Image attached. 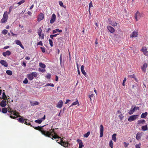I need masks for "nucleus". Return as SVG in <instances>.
I'll return each mask as SVG.
<instances>
[{
	"label": "nucleus",
	"instance_id": "obj_2",
	"mask_svg": "<svg viewBox=\"0 0 148 148\" xmlns=\"http://www.w3.org/2000/svg\"><path fill=\"white\" fill-rule=\"evenodd\" d=\"M37 76V73L35 72H32L30 74H28L27 75V77L30 81L32 80L34 77H36Z\"/></svg>",
	"mask_w": 148,
	"mask_h": 148
},
{
	"label": "nucleus",
	"instance_id": "obj_36",
	"mask_svg": "<svg viewBox=\"0 0 148 148\" xmlns=\"http://www.w3.org/2000/svg\"><path fill=\"white\" fill-rule=\"evenodd\" d=\"M7 109L5 108H3L2 109V112L3 113H6L7 112Z\"/></svg>",
	"mask_w": 148,
	"mask_h": 148
},
{
	"label": "nucleus",
	"instance_id": "obj_42",
	"mask_svg": "<svg viewBox=\"0 0 148 148\" xmlns=\"http://www.w3.org/2000/svg\"><path fill=\"white\" fill-rule=\"evenodd\" d=\"M141 144L140 143H139L138 144H136L135 145L136 148H140V146Z\"/></svg>",
	"mask_w": 148,
	"mask_h": 148
},
{
	"label": "nucleus",
	"instance_id": "obj_31",
	"mask_svg": "<svg viewBox=\"0 0 148 148\" xmlns=\"http://www.w3.org/2000/svg\"><path fill=\"white\" fill-rule=\"evenodd\" d=\"M77 105L78 106H79V103L77 100L76 101L74 102L72 104V105L70 106V107H71L74 105Z\"/></svg>",
	"mask_w": 148,
	"mask_h": 148
},
{
	"label": "nucleus",
	"instance_id": "obj_59",
	"mask_svg": "<svg viewBox=\"0 0 148 148\" xmlns=\"http://www.w3.org/2000/svg\"><path fill=\"white\" fill-rule=\"evenodd\" d=\"M134 108H135V110H138L139 109L138 107H136V106H135L134 107Z\"/></svg>",
	"mask_w": 148,
	"mask_h": 148
},
{
	"label": "nucleus",
	"instance_id": "obj_38",
	"mask_svg": "<svg viewBox=\"0 0 148 148\" xmlns=\"http://www.w3.org/2000/svg\"><path fill=\"white\" fill-rule=\"evenodd\" d=\"M25 1V0H21V1L17 3V4H18V5H21V4L24 3Z\"/></svg>",
	"mask_w": 148,
	"mask_h": 148
},
{
	"label": "nucleus",
	"instance_id": "obj_46",
	"mask_svg": "<svg viewBox=\"0 0 148 148\" xmlns=\"http://www.w3.org/2000/svg\"><path fill=\"white\" fill-rule=\"evenodd\" d=\"M28 81L27 78H25L24 80L23 81V83L25 84H27Z\"/></svg>",
	"mask_w": 148,
	"mask_h": 148
},
{
	"label": "nucleus",
	"instance_id": "obj_58",
	"mask_svg": "<svg viewBox=\"0 0 148 148\" xmlns=\"http://www.w3.org/2000/svg\"><path fill=\"white\" fill-rule=\"evenodd\" d=\"M9 48V46H6L3 48L4 49H6Z\"/></svg>",
	"mask_w": 148,
	"mask_h": 148
},
{
	"label": "nucleus",
	"instance_id": "obj_45",
	"mask_svg": "<svg viewBox=\"0 0 148 148\" xmlns=\"http://www.w3.org/2000/svg\"><path fill=\"white\" fill-rule=\"evenodd\" d=\"M118 116L121 120H122L124 117V116H123V114H121L120 115Z\"/></svg>",
	"mask_w": 148,
	"mask_h": 148
},
{
	"label": "nucleus",
	"instance_id": "obj_9",
	"mask_svg": "<svg viewBox=\"0 0 148 148\" xmlns=\"http://www.w3.org/2000/svg\"><path fill=\"white\" fill-rule=\"evenodd\" d=\"M45 118V115L44 116L39 119L36 120L35 121V123H38L39 124H40L41 123V122L43 121Z\"/></svg>",
	"mask_w": 148,
	"mask_h": 148
},
{
	"label": "nucleus",
	"instance_id": "obj_56",
	"mask_svg": "<svg viewBox=\"0 0 148 148\" xmlns=\"http://www.w3.org/2000/svg\"><path fill=\"white\" fill-rule=\"evenodd\" d=\"M22 65L24 67H25L26 66V63L24 62H23Z\"/></svg>",
	"mask_w": 148,
	"mask_h": 148
},
{
	"label": "nucleus",
	"instance_id": "obj_55",
	"mask_svg": "<svg viewBox=\"0 0 148 148\" xmlns=\"http://www.w3.org/2000/svg\"><path fill=\"white\" fill-rule=\"evenodd\" d=\"M62 54H61V55H60V62L61 64V63L62 62Z\"/></svg>",
	"mask_w": 148,
	"mask_h": 148
},
{
	"label": "nucleus",
	"instance_id": "obj_52",
	"mask_svg": "<svg viewBox=\"0 0 148 148\" xmlns=\"http://www.w3.org/2000/svg\"><path fill=\"white\" fill-rule=\"evenodd\" d=\"M37 45H42V43L41 41H40L38 43Z\"/></svg>",
	"mask_w": 148,
	"mask_h": 148
},
{
	"label": "nucleus",
	"instance_id": "obj_26",
	"mask_svg": "<svg viewBox=\"0 0 148 148\" xmlns=\"http://www.w3.org/2000/svg\"><path fill=\"white\" fill-rule=\"evenodd\" d=\"M62 31L61 29L59 30V29L57 28L53 30L52 32L53 34H55L57 32H61Z\"/></svg>",
	"mask_w": 148,
	"mask_h": 148
},
{
	"label": "nucleus",
	"instance_id": "obj_18",
	"mask_svg": "<svg viewBox=\"0 0 148 148\" xmlns=\"http://www.w3.org/2000/svg\"><path fill=\"white\" fill-rule=\"evenodd\" d=\"M147 66V64L145 63L144 64L143 66L141 67V69L143 72L145 73V72Z\"/></svg>",
	"mask_w": 148,
	"mask_h": 148
},
{
	"label": "nucleus",
	"instance_id": "obj_39",
	"mask_svg": "<svg viewBox=\"0 0 148 148\" xmlns=\"http://www.w3.org/2000/svg\"><path fill=\"white\" fill-rule=\"evenodd\" d=\"M109 146L111 148H113V144L112 141V140H111L109 142Z\"/></svg>",
	"mask_w": 148,
	"mask_h": 148
},
{
	"label": "nucleus",
	"instance_id": "obj_25",
	"mask_svg": "<svg viewBox=\"0 0 148 148\" xmlns=\"http://www.w3.org/2000/svg\"><path fill=\"white\" fill-rule=\"evenodd\" d=\"M81 70L82 73L84 75H86V72L84 70V65H82L81 66Z\"/></svg>",
	"mask_w": 148,
	"mask_h": 148
},
{
	"label": "nucleus",
	"instance_id": "obj_29",
	"mask_svg": "<svg viewBox=\"0 0 148 148\" xmlns=\"http://www.w3.org/2000/svg\"><path fill=\"white\" fill-rule=\"evenodd\" d=\"M116 134H113L112 136V139L114 142H116Z\"/></svg>",
	"mask_w": 148,
	"mask_h": 148
},
{
	"label": "nucleus",
	"instance_id": "obj_61",
	"mask_svg": "<svg viewBox=\"0 0 148 148\" xmlns=\"http://www.w3.org/2000/svg\"><path fill=\"white\" fill-rule=\"evenodd\" d=\"M70 101V100L69 99H67L66 100V101L65 103V104L67 103L69 101Z\"/></svg>",
	"mask_w": 148,
	"mask_h": 148
},
{
	"label": "nucleus",
	"instance_id": "obj_10",
	"mask_svg": "<svg viewBox=\"0 0 148 148\" xmlns=\"http://www.w3.org/2000/svg\"><path fill=\"white\" fill-rule=\"evenodd\" d=\"M103 127L102 125L100 126V137H102L103 136Z\"/></svg>",
	"mask_w": 148,
	"mask_h": 148
},
{
	"label": "nucleus",
	"instance_id": "obj_47",
	"mask_svg": "<svg viewBox=\"0 0 148 148\" xmlns=\"http://www.w3.org/2000/svg\"><path fill=\"white\" fill-rule=\"evenodd\" d=\"M42 32V30L41 28L40 29L38 32V34L40 36L41 35Z\"/></svg>",
	"mask_w": 148,
	"mask_h": 148
},
{
	"label": "nucleus",
	"instance_id": "obj_57",
	"mask_svg": "<svg viewBox=\"0 0 148 148\" xmlns=\"http://www.w3.org/2000/svg\"><path fill=\"white\" fill-rule=\"evenodd\" d=\"M130 77L131 78H134L135 77L134 75H130Z\"/></svg>",
	"mask_w": 148,
	"mask_h": 148
},
{
	"label": "nucleus",
	"instance_id": "obj_63",
	"mask_svg": "<svg viewBox=\"0 0 148 148\" xmlns=\"http://www.w3.org/2000/svg\"><path fill=\"white\" fill-rule=\"evenodd\" d=\"M25 59L27 60H29L30 59V58L29 57H27L25 58Z\"/></svg>",
	"mask_w": 148,
	"mask_h": 148
},
{
	"label": "nucleus",
	"instance_id": "obj_22",
	"mask_svg": "<svg viewBox=\"0 0 148 148\" xmlns=\"http://www.w3.org/2000/svg\"><path fill=\"white\" fill-rule=\"evenodd\" d=\"M142 134L138 132L136 134V138L137 140H139L140 139L142 136Z\"/></svg>",
	"mask_w": 148,
	"mask_h": 148
},
{
	"label": "nucleus",
	"instance_id": "obj_21",
	"mask_svg": "<svg viewBox=\"0 0 148 148\" xmlns=\"http://www.w3.org/2000/svg\"><path fill=\"white\" fill-rule=\"evenodd\" d=\"M30 102L32 106H36L38 105L39 104V103L37 101H30Z\"/></svg>",
	"mask_w": 148,
	"mask_h": 148
},
{
	"label": "nucleus",
	"instance_id": "obj_35",
	"mask_svg": "<svg viewBox=\"0 0 148 148\" xmlns=\"http://www.w3.org/2000/svg\"><path fill=\"white\" fill-rule=\"evenodd\" d=\"M39 66L43 68V69H44L46 67L45 65L41 62H40L39 63Z\"/></svg>",
	"mask_w": 148,
	"mask_h": 148
},
{
	"label": "nucleus",
	"instance_id": "obj_64",
	"mask_svg": "<svg viewBox=\"0 0 148 148\" xmlns=\"http://www.w3.org/2000/svg\"><path fill=\"white\" fill-rule=\"evenodd\" d=\"M28 32L29 33H31L32 32V30L31 29H29L28 30Z\"/></svg>",
	"mask_w": 148,
	"mask_h": 148
},
{
	"label": "nucleus",
	"instance_id": "obj_14",
	"mask_svg": "<svg viewBox=\"0 0 148 148\" xmlns=\"http://www.w3.org/2000/svg\"><path fill=\"white\" fill-rule=\"evenodd\" d=\"M44 18V14L41 13L38 16V18L37 21H40L41 20H42Z\"/></svg>",
	"mask_w": 148,
	"mask_h": 148
},
{
	"label": "nucleus",
	"instance_id": "obj_54",
	"mask_svg": "<svg viewBox=\"0 0 148 148\" xmlns=\"http://www.w3.org/2000/svg\"><path fill=\"white\" fill-rule=\"evenodd\" d=\"M39 70L42 72H44L45 71V69H39Z\"/></svg>",
	"mask_w": 148,
	"mask_h": 148
},
{
	"label": "nucleus",
	"instance_id": "obj_6",
	"mask_svg": "<svg viewBox=\"0 0 148 148\" xmlns=\"http://www.w3.org/2000/svg\"><path fill=\"white\" fill-rule=\"evenodd\" d=\"M27 119H25L24 121V123L26 125H30L31 127H33L35 129L38 130V127H35L34 126H33L30 123V122L29 121V122L27 121Z\"/></svg>",
	"mask_w": 148,
	"mask_h": 148
},
{
	"label": "nucleus",
	"instance_id": "obj_1",
	"mask_svg": "<svg viewBox=\"0 0 148 148\" xmlns=\"http://www.w3.org/2000/svg\"><path fill=\"white\" fill-rule=\"evenodd\" d=\"M40 131L41 132V133L45 136L51 138L53 139H54L60 138V141L58 143L60 144L62 146L65 147H68L70 145V144L68 142H64L63 141V138H61V137L58 136L57 134H55L54 131V130H50L49 131H45L42 129L41 128H40Z\"/></svg>",
	"mask_w": 148,
	"mask_h": 148
},
{
	"label": "nucleus",
	"instance_id": "obj_23",
	"mask_svg": "<svg viewBox=\"0 0 148 148\" xmlns=\"http://www.w3.org/2000/svg\"><path fill=\"white\" fill-rule=\"evenodd\" d=\"M6 100H2L0 103V106L2 107H4L6 105Z\"/></svg>",
	"mask_w": 148,
	"mask_h": 148
},
{
	"label": "nucleus",
	"instance_id": "obj_15",
	"mask_svg": "<svg viewBox=\"0 0 148 148\" xmlns=\"http://www.w3.org/2000/svg\"><path fill=\"white\" fill-rule=\"evenodd\" d=\"M138 36V32L136 31H134L130 35V38L136 37Z\"/></svg>",
	"mask_w": 148,
	"mask_h": 148
},
{
	"label": "nucleus",
	"instance_id": "obj_40",
	"mask_svg": "<svg viewBox=\"0 0 148 148\" xmlns=\"http://www.w3.org/2000/svg\"><path fill=\"white\" fill-rule=\"evenodd\" d=\"M147 50V49L146 47H142V49H141V51L143 52L146 51Z\"/></svg>",
	"mask_w": 148,
	"mask_h": 148
},
{
	"label": "nucleus",
	"instance_id": "obj_13",
	"mask_svg": "<svg viewBox=\"0 0 148 148\" xmlns=\"http://www.w3.org/2000/svg\"><path fill=\"white\" fill-rule=\"evenodd\" d=\"M108 30L111 33H113L115 31V29L114 28L110 26H108L107 27Z\"/></svg>",
	"mask_w": 148,
	"mask_h": 148
},
{
	"label": "nucleus",
	"instance_id": "obj_41",
	"mask_svg": "<svg viewBox=\"0 0 148 148\" xmlns=\"http://www.w3.org/2000/svg\"><path fill=\"white\" fill-rule=\"evenodd\" d=\"M8 32V31L7 30L5 29L2 31V33L4 35H6L7 34Z\"/></svg>",
	"mask_w": 148,
	"mask_h": 148
},
{
	"label": "nucleus",
	"instance_id": "obj_48",
	"mask_svg": "<svg viewBox=\"0 0 148 148\" xmlns=\"http://www.w3.org/2000/svg\"><path fill=\"white\" fill-rule=\"evenodd\" d=\"M59 4L60 6L63 7V4L62 2L61 1H59Z\"/></svg>",
	"mask_w": 148,
	"mask_h": 148
},
{
	"label": "nucleus",
	"instance_id": "obj_53",
	"mask_svg": "<svg viewBox=\"0 0 148 148\" xmlns=\"http://www.w3.org/2000/svg\"><path fill=\"white\" fill-rule=\"evenodd\" d=\"M93 6H92V2H91L89 4V9L90 8V7H92Z\"/></svg>",
	"mask_w": 148,
	"mask_h": 148
},
{
	"label": "nucleus",
	"instance_id": "obj_30",
	"mask_svg": "<svg viewBox=\"0 0 148 148\" xmlns=\"http://www.w3.org/2000/svg\"><path fill=\"white\" fill-rule=\"evenodd\" d=\"M142 130L143 131H146L148 130V127L147 125H146L145 126H142L141 127Z\"/></svg>",
	"mask_w": 148,
	"mask_h": 148
},
{
	"label": "nucleus",
	"instance_id": "obj_32",
	"mask_svg": "<svg viewBox=\"0 0 148 148\" xmlns=\"http://www.w3.org/2000/svg\"><path fill=\"white\" fill-rule=\"evenodd\" d=\"M145 122V121L144 119H141L139 120L138 121V124H140L141 123L144 124Z\"/></svg>",
	"mask_w": 148,
	"mask_h": 148
},
{
	"label": "nucleus",
	"instance_id": "obj_5",
	"mask_svg": "<svg viewBox=\"0 0 148 148\" xmlns=\"http://www.w3.org/2000/svg\"><path fill=\"white\" fill-rule=\"evenodd\" d=\"M134 17L136 21H138L141 17V14L139 12L137 11Z\"/></svg>",
	"mask_w": 148,
	"mask_h": 148
},
{
	"label": "nucleus",
	"instance_id": "obj_50",
	"mask_svg": "<svg viewBox=\"0 0 148 148\" xmlns=\"http://www.w3.org/2000/svg\"><path fill=\"white\" fill-rule=\"evenodd\" d=\"M51 75L50 74H48L47 75L46 77L48 79H50L51 78Z\"/></svg>",
	"mask_w": 148,
	"mask_h": 148
},
{
	"label": "nucleus",
	"instance_id": "obj_20",
	"mask_svg": "<svg viewBox=\"0 0 148 148\" xmlns=\"http://www.w3.org/2000/svg\"><path fill=\"white\" fill-rule=\"evenodd\" d=\"M11 54V52L8 50L6 52L3 53V55L4 57H6L7 56H9Z\"/></svg>",
	"mask_w": 148,
	"mask_h": 148
},
{
	"label": "nucleus",
	"instance_id": "obj_11",
	"mask_svg": "<svg viewBox=\"0 0 148 148\" xmlns=\"http://www.w3.org/2000/svg\"><path fill=\"white\" fill-rule=\"evenodd\" d=\"M0 63L1 64L5 67L8 66V64L7 62L5 60H1L0 61Z\"/></svg>",
	"mask_w": 148,
	"mask_h": 148
},
{
	"label": "nucleus",
	"instance_id": "obj_43",
	"mask_svg": "<svg viewBox=\"0 0 148 148\" xmlns=\"http://www.w3.org/2000/svg\"><path fill=\"white\" fill-rule=\"evenodd\" d=\"M126 80H127L126 78V77H125L123 80L122 85L124 86H125V82L126 81Z\"/></svg>",
	"mask_w": 148,
	"mask_h": 148
},
{
	"label": "nucleus",
	"instance_id": "obj_17",
	"mask_svg": "<svg viewBox=\"0 0 148 148\" xmlns=\"http://www.w3.org/2000/svg\"><path fill=\"white\" fill-rule=\"evenodd\" d=\"M109 22L110 24L113 26H116L117 25V23L115 21L109 20Z\"/></svg>",
	"mask_w": 148,
	"mask_h": 148
},
{
	"label": "nucleus",
	"instance_id": "obj_24",
	"mask_svg": "<svg viewBox=\"0 0 148 148\" xmlns=\"http://www.w3.org/2000/svg\"><path fill=\"white\" fill-rule=\"evenodd\" d=\"M135 108H133V107H132L130 110L128 112V113L129 114L131 115L133 114V113L135 112Z\"/></svg>",
	"mask_w": 148,
	"mask_h": 148
},
{
	"label": "nucleus",
	"instance_id": "obj_8",
	"mask_svg": "<svg viewBox=\"0 0 148 148\" xmlns=\"http://www.w3.org/2000/svg\"><path fill=\"white\" fill-rule=\"evenodd\" d=\"M8 114L9 115H10V117L12 119H14L16 118L15 116H14L12 115L13 114L14 115H15V113L13 111H9L8 112Z\"/></svg>",
	"mask_w": 148,
	"mask_h": 148
},
{
	"label": "nucleus",
	"instance_id": "obj_12",
	"mask_svg": "<svg viewBox=\"0 0 148 148\" xmlns=\"http://www.w3.org/2000/svg\"><path fill=\"white\" fill-rule=\"evenodd\" d=\"M56 17V15L55 14H52L50 21V23H51L52 24L55 22Z\"/></svg>",
	"mask_w": 148,
	"mask_h": 148
},
{
	"label": "nucleus",
	"instance_id": "obj_33",
	"mask_svg": "<svg viewBox=\"0 0 148 148\" xmlns=\"http://www.w3.org/2000/svg\"><path fill=\"white\" fill-rule=\"evenodd\" d=\"M25 119H24L22 117H21L19 118L18 119V121L22 123H23L25 121Z\"/></svg>",
	"mask_w": 148,
	"mask_h": 148
},
{
	"label": "nucleus",
	"instance_id": "obj_44",
	"mask_svg": "<svg viewBox=\"0 0 148 148\" xmlns=\"http://www.w3.org/2000/svg\"><path fill=\"white\" fill-rule=\"evenodd\" d=\"M49 44L50 46L51 47H52L53 46V42L51 40L49 39Z\"/></svg>",
	"mask_w": 148,
	"mask_h": 148
},
{
	"label": "nucleus",
	"instance_id": "obj_60",
	"mask_svg": "<svg viewBox=\"0 0 148 148\" xmlns=\"http://www.w3.org/2000/svg\"><path fill=\"white\" fill-rule=\"evenodd\" d=\"M50 86V83L47 84L45 86V87Z\"/></svg>",
	"mask_w": 148,
	"mask_h": 148
},
{
	"label": "nucleus",
	"instance_id": "obj_62",
	"mask_svg": "<svg viewBox=\"0 0 148 148\" xmlns=\"http://www.w3.org/2000/svg\"><path fill=\"white\" fill-rule=\"evenodd\" d=\"M58 76L57 75H56V79H55V80L56 81H58Z\"/></svg>",
	"mask_w": 148,
	"mask_h": 148
},
{
	"label": "nucleus",
	"instance_id": "obj_16",
	"mask_svg": "<svg viewBox=\"0 0 148 148\" xmlns=\"http://www.w3.org/2000/svg\"><path fill=\"white\" fill-rule=\"evenodd\" d=\"M63 103L62 101L60 100L58 103L56 107L58 108H61L62 107Z\"/></svg>",
	"mask_w": 148,
	"mask_h": 148
},
{
	"label": "nucleus",
	"instance_id": "obj_19",
	"mask_svg": "<svg viewBox=\"0 0 148 148\" xmlns=\"http://www.w3.org/2000/svg\"><path fill=\"white\" fill-rule=\"evenodd\" d=\"M15 43L17 45H19L21 48L24 49V47L22 45L21 42L19 40H16L15 41Z\"/></svg>",
	"mask_w": 148,
	"mask_h": 148
},
{
	"label": "nucleus",
	"instance_id": "obj_7",
	"mask_svg": "<svg viewBox=\"0 0 148 148\" xmlns=\"http://www.w3.org/2000/svg\"><path fill=\"white\" fill-rule=\"evenodd\" d=\"M77 141L79 144V148H82V147L84 146V145L82 140L78 139H77Z\"/></svg>",
	"mask_w": 148,
	"mask_h": 148
},
{
	"label": "nucleus",
	"instance_id": "obj_28",
	"mask_svg": "<svg viewBox=\"0 0 148 148\" xmlns=\"http://www.w3.org/2000/svg\"><path fill=\"white\" fill-rule=\"evenodd\" d=\"M2 98L3 99L5 100H6L7 99V97L5 94V90H4L3 91L2 93Z\"/></svg>",
	"mask_w": 148,
	"mask_h": 148
},
{
	"label": "nucleus",
	"instance_id": "obj_3",
	"mask_svg": "<svg viewBox=\"0 0 148 148\" xmlns=\"http://www.w3.org/2000/svg\"><path fill=\"white\" fill-rule=\"evenodd\" d=\"M8 12H5L4 13L2 18L1 21V23H5L8 19Z\"/></svg>",
	"mask_w": 148,
	"mask_h": 148
},
{
	"label": "nucleus",
	"instance_id": "obj_27",
	"mask_svg": "<svg viewBox=\"0 0 148 148\" xmlns=\"http://www.w3.org/2000/svg\"><path fill=\"white\" fill-rule=\"evenodd\" d=\"M148 113L147 112H145V113H143L141 116V117L142 118H145L147 116Z\"/></svg>",
	"mask_w": 148,
	"mask_h": 148
},
{
	"label": "nucleus",
	"instance_id": "obj_37",
	"mask_svg": "<svg viewBox=\"0 0 148 148\" xmlns=\"http://www.w3.org/2000/svg\"><path fill=\"white\" fill-rule=\"evenodd\" d=\"M90 133V132H88L86 133L84 135V137H85V138H87L89 135Z\"/></svg>",
	"mask_w": 148,
	"mask_h": 148
},
{
	"label": "nucleus",
	"instance_id": "obj_34",
	"mask_svg": "<svg viewBox=\"0 0 148 148\" xmlns=\"http://www.w3.org/2000/svg\"><path fill=\"white\" fill-rule=\"evenodd\" d=\"M6 73L8 75H11L12 74V71L10 70L6 71Z\"/></svg>",
	"mask_w": 148,
	"mask_h": 148
},
{
	"label": "nucleus",
	"instance_id": "obj_4",
	"mask_svg": "<svg viewBox=\"0 0 148 148\" xmlns=\"http://www.w3.org/2000/svg\"><path fill=\"white\" fill-rule=\"evenodd\" d=\"M138 117V115H134L130 116L128 119V121L130 122L136 119Z\"/></svg>",
	"mask_w": 148,
	"mask_h": 148
},
{
	"label": "nucleus",
	"instance_id": "obj_49",
	"mask_svg": "<svg viewBox=\"0 0 148 148\" xmlns=\"http://www.w3.org/2000/svg\"><path fill=\"white\" fill-rule=\"evenodd\" d=\"M41 49L43 53H44L45 51V49L44 47H41Z\"/></svg>",
	"mask_w": 148,
	"mask_h": 148
},
{
	"label": "nucleus",
	"instance_id": "obj_51",
	"mask_svg": "<svg viewBox=\"0 0 148 148\" xmlns=\"http://www.w3.org/2000/svg\"><path fill=\"white\" fill-rule=\"evenodd\" d=\"M144 54L146 56H148V51H147V50L146 51H145V52H143Z\"/></svg>",
	"mask_w": 148,
	"mask_h": 148
}]
</instances>
